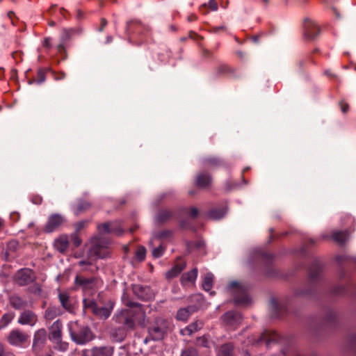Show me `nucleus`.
<instances>
[{"label":"nucleus","mask_w":356,"mask_h":356,"mask_svg":"<svg viewBox=\"0 0 356 356\" xmlns=\"http://www.w3.org/2000/svg\"><path fill=\"white\" fill-rule=\"evenodd\" d=\"M170 323L168 321L159 318H157L149 328V334L152 339L160 340L164 337Z\"/></svg>","instance_id":"nucleus-1"},{"label":"nucleus","mask_w":356,"mask_h":356,"mask_svg":"<svg viewBox=\"0 0 356 356\" xmlns=\"http://www.w3.org/2000/svg\"><path fill=\"white\" fill-rule=\"evenodd\" d=\"M230 289L235 295V302L238 305H247L250 302V298L246 293V288L237 282H232L229 284Z\"/></svg>","instance_id":"nucleus-2"},{"label":"nucleus","mask_w":356,"mask_h":356,"mask_svg":"<svg viewBox=\"0 0 356 356\" xmlns=\"http://www.w3.org/2000/svg\"><path fill=\"white\" fill-rule=\"evenodd\" d=\"M130 306L134 307V311H132V309H129L122 312L120 316L118 317V321L119 322L122 323L127 325L128 327H131L134 325V321H136V317L134 316L133 318H127V316L133 314L134 312H138V314L141 315V316H143V312H142L141 307L136 305L134 306L131 305Z\"/></svg>","instance_id":"nucleus-3"},{"label":"nucleus","mask_w":356,"mask_h":356,"mask_svg":"<svg viewBox=\"0 0 356 356\" xmlns=\"http://www.w3.org/2000/svg\"><path fill=\"white\" fill-rule=\"evenodd\" d=\"M84 308L90 310L93 314L104 318H108L110 316L111 312L106 308H99L93 300L89 298H84L83 300Z\"/></svg>","instance_id":"nucleus-4"},{"label":"nucleus","mask_w":356,"mask_h":356,"mask_svg":"<svg viewBox=\"0 0 356 356\" xmlns=\"http://www.w3.org/2000/svg\"><path fill=\"white\" fill-rule=\"evenodd\" d=\"M71 335L72 339L79 344H84L93 339L92 333L87 327L81 329L79 332H72Z\"/></svg>","instance_id":"nucleus-5"},{"label":"nucleus","mask_w":356,"mask_h":356,"mask_svg":"<svg viewBox=\"0 0 356 356\" xmlns=\"http://www.w3.org/2000/svg\"><path fill=\"white\" fill-rule=\"evenodd\" d=\"M28 339V335L18 330H13L8 337V341L10 344L18 346H22Z\"/></svg>","instance_id":"nucleus-6"},{"label":"nucleus","mask_w":356,"mask_h":356,"mask_svg":"<svg viewBox=\"0 0 356 356\" xmlns=\"http://www.w3.org/2000/svg\"><path fill=\"white\" fill-rule=\"evenodd\" d=\"M75 283L76 285L82 286L83 290L86 295L87 293L90 294V290L93 291H95L98 284V281L95 279L87 280L77 276L75 280Z\"/></svg>","instance_id":"nucleus-7"},{"label":"nucleus","mask_w":356,"mask_h":356,"mask_svg":"<svg viewBox=\"0 0 356 356\" xmlns=\"http://www.w3.org/2000/svg\"><path fill=\"white\" fill-rule=\"evenodd\" d=\"M34 279L33 272L29 268L22 269L15 275V280L19 285H25Z\"/></svg>","instance_id":"nucleus-8"},{"label":"nucleus","mask_w":356,"mask_h":356,"mask_svg":"<svg viewBox=\"0 0 356 356\" xmlns=\"http://www.w3.org/2000/svg\"><path fill=\"white\" fill-rule=\"evenodd\" d=\"M319 33V28L318 25L311 21L307 20L305 24V37L307 40H314Z\"/></svg>","instance_id":"nucleus-9"},{"label":"nucleus","mask_w":356,"mask_h":356,"mask_svg":"<svg viewBox=\"0 0 356 356\" xmlns=\"http://www.w3.org/2000/svg\"><path fill=\"white\" fill-rule=\"evenodd\" d=\"M241 314L234 312H227L223 316V321L234 328L241 323Z\"/></svg>","instance_id":"nucleus-10"},{"label":"nucleus","mask_w":356,"mask_h":356,"mask_svg":"<svg viewBox=\"0 0 356 356\" xmlns=\"http://www.w3.org/2000/svg\"><path fill=\"white\" fill-rule=\"evenodd\" d=\"M64 222L63 218L58 214H54L49 218L46 225V230L49 232H53L61 225Z\"/></svg>","instance_id":"nucleus-11"},{"label":"nucleus","mask_w":356,"mask_h":356,"mask_svg":"<svg viewBox=\"0 0 356 356\" xmlns=\"http://www.w3.org/2000/svg\"><path fill=\"white\" fill-rule=\"evenodd\" d=\"M37 316L30 311L24 312L18 319V323L22 325H33L37 322Z\"/></svg>","instance_id":"nucleus-12"},{"label":"nucleus","mask_w":356,"mask_h":356,"mask_svg":"<svg viewBox=\"0 0 356 356\" xmlns=\"http://www.w3.org/2000/svg\"><path fill=\"white\" fill-rule=\"evenodd\" d=\"M197 276V270L194 268L192 270L184 274L181 279L183 286H191L194 285Z\"/></svg>","instance_id":"nucleus-13"},{"label":"nucleus","mask_w":356,"mask_h":356,"mask_svg":"<svg viewBox=\"0 0 356 356\" xmlns=\"http://www.w3.org/2000/svg\"><path fill=\"white\" fill-rule=\"evenodd\" d=\"M59 299L62 306L69 312H72L74 305V301L70 297L67 292L60 293Z\"/></svg>","instance_id":"nucleus-14"},{"label":"nucleus","mask_w":356,"mask_h":356,"mask_svg":"<svg viewBox=\"0 0 356 356\" xmlns=\"http://www.w3.org/2000/svg\"><path fill=\"white\" fill-rule=\"evenodd\" d=\"M100 231L106 233H115V234H120L122 229L118 227L117 222H106L98 227Z\"/></svg>","instance_id":"nucleus-15"},{"label":"nucleus","mask_w":356,"mask_h":356,"mask_svg":"<svg viewBox=\"0 0 356 356\" xmlns=\"http://www.w3.org/2000/svg\"><path fill=\"white\" fill-rule=\"evenodd\" d=\"M62 324L60 321H55L50 329L49 339L58 341L61 336Z\"/></svg>","instance_id":"nucleus-16"},{"label":"nucleus","mask_w":356,"mask_h":356,"mask_svg":"<svg viewBox=\"0 0 356 356\" xmlns=\"http://www.w3.org/2000/svg\"><path fill=\"white\" fill-rule=\"evenodd\" d=\"M69 241L66 235L60 236L54 242V246L60 252H65L68 248Z\"/></svg>","instance_id":"nucleus-17"},{"label":"nucleus","mask_w":356,"mask_h":356,"mask_svg":"<svg viewBox=\"0 0 356 356\" xmlns=\"http://www.w3.org/2000/svg\"><path fill=\"white\" fill-rule=\"evenodd\" d=\"M93 356H112L113 348L111 347H96L92 350Z\"/></svg>","instance_id":"nucleus-18"},{"label":"nucleus","mask_w":356,"mask_h":356,"mask_svg":"<svg viewBox=\"0 0 356 356\" xmlns=\"http://www.w3.org/2000/svg\"><path fill=\"white\" fill-rule=\"evenodd\" d=\"M211 182L210 176L207 174H200L196 178V184L197 186L204 188L208 186Z\"/></svg>","instance_id":"nucleus-19"},{"label":"nucleus","mask_w":356,"mask_h":356,"mask_svg":"<svg viewBox=\"0 0 356 356\" xmlns=\"http://www.w3.org/2000/svg\"><path fill=\"white\" fill-rule=\"evenodd\" d=\"M185 266L186 265L183 262L175 264L172 269L166 273V277L170 279L177 276L184 269Z\"/></svg>","instance_id":"nucleus-20"},{"label":"nucleus","mask_w":356,"mask_h":356,"mask_svg":"<svg viewBox=\"0 0 356 356\" xmlns=\"http://www.w3.org/2000/svg\"><path fill=\"white\" fill-rule=\"evenodd\" d=\"M202 327V323L200 321H196L194 323L189 325L186 328L181 330L183 335H191L193 332L197 331Z\"/></svg>","instance_id":"nucleus-21"},{"label":"nucleus","mask_w":356,"mask_h":356,"mask_svg":"<svg viewBox=\"0 0 356 356\" xmlns=\"http://www.w3.org/2000/svg\"><path fill=\"white\" fill-rule=\"evenodd\" d=\"M47 333L45 330L40 329L38 330L34 336L33 346L42 343L46 340Z\"/></svg>","instance_id":"nucleus-22"},{"label":"nucleus","mask_w":356,"mask_h":356,"mask_svg":"<svg viewBox=\"0 0 356 356\" xmlns=\"http://www.w3.org/2000/svg\"><path fill=\"white\" fill-rule=\"evenodd\" d=\"M213 275L211 273H207L203 280L202 287L205 291H210L213 286Z\"/></svg>","instance_id":"nucleus-23"},{"label":"nucleus","mask_w":356,"mask_h":356,"mask_svg":"<svg viewBox=\"0 0 356 356\" xmlns=\"http://www.w3.org/2000/svg\"><path fill=\"white\" fill-rule=\"evenodd\" d=\"M218 354V356H233V346L230 343L222 346Z\"/></svg>","instance_id":"nucleus-24"},{"label":"nucleus","mask_w":356,"mask_h":356,"mask_svg":"<svg viewBox=\"0 0 356 356\" xmlns=\"http://www.w3.org/2000/svg\"><path fill=\"white\" fill-rule=\"evenodd\" d=\"M261 339L266 341L267 343L275 341L277 339V334L273 331H266L261 335Z\"/></svg>","instance_id":"nucleus-25"},{"label":"nucleus","mask_w":356,"mask_h":356,"mask_svg":"<svg viewBox=\"0 0 356 356\" xmlns=\"http://www.w3.org/2000/svg\"><path fill=\"white\" fill-rule=\"evenodd\" d=\"M207 7H209L210 10L216 11L218 10V3L216 1V0H210L208 3V4H204L200 7V11L202 13H207L208 10L206 9Z\"/></svg>","instance_id":"nucleus-26"},{"label":"nucleus","mask_w":356,"mask_h":356,"mask_svg":"<svg viewBox=\"0 0 356 356\" xmlns=\"http://www.w3.org/2000/svg\"><path fill=\"white\" fill-rule=\"evenodd\" d=\"M191 307L181 309L178 311L177 318L181 321H186L191 313Z\"/></svg>","instance_id":"nucleus-27"},{"label":"nucleus","mask_w":356,"mask_h":356,"mask_svg":"<svg viewBox=\"0 0 356 356\" xmlns=\"http://www.w3.org/2000/svg\"><path fill=\"white\" fill-rule=\"evenodd\" d=\"M91 253L97 255L99 258H104L108 254L106 250L97 245L91 250Z\"/></svg>","instance_id":"nucleus-28"},{"label":"nucleus","mask_w":356,"mask_h":356,"mask_svg":"<svg viewBox=\"0 0 356 356\" xmlns=\"http://www.w3.org/2000/svg\"><path fill=\"white\" fill-rule=\"evenodd\" d=\"M348 236L347 232H336L333 234L332 237L338 243L345 242Z\"/></svg>","instance_id":"nucleus-29"},{"label":"nucleus","mask_w":356,"mask_h":356,"mask_svg":"<svg viewBox=\"0 0 356 356\" xmlns=\"http://www.w3.org/2000/svg\"><path fill=\"white\" fill-rule=\"evenodd\" d=\"M10 304L16 309H20L25 305L24 302L21 298L17 296H13L10 299Z\"/></svg>","instance_id":"nucleus-30"},{"label":"nucleus","mask_w":356,"mask_h":356,"mask_svg":"<svg viewBox=\"0 0 356 356\" xmlns=\"http://www.w3.org/2000/svg\"><path fill=\"white\" fill-rule=\"evenodd\" d=\"M15 317L13 313L5 314L0 320V328L6 327Z\"/></svg>","instance_id":"nucleus-31"},{"label":"nucleus","mask_w":356,"mask_h":356,"mask_svg":"<svg viewBox=\"0 0 356 356\" xmlns=\"http://www.w3.org/2000/svg\"><path fill=\"white\" fill-rule=\"evenodd\" d=\"M146 250L144 247H139L136 252V257L139 261H143L145 257Z\"/></svg>","instance_id":"nucleus-32"},{"label":"nucleus","mask_w":356,"mask_h":356,"mask_svg":"<svg viewBox=\"0 0 356 356\" xmlns=\"http://www.w3.org/2000/svg\"><path fill=\"white\" fill-rule=\"evenodd\" d=\"M164 251V249L162 245H159L158 248H154L152 252V254L154 257L158 258L160 257Z\"/></svg>","instance_id":"nucleus-33"},{"label":"nucleus","mask_w":356,"mask_h":356,"mask_svg":"<svg viewBox=\"0 0 356 356\" xmlns=\"http://www.w3.org/2000/svg\"><path fill=\"white\" fill-rule=\"evenodd\" d=\"M181 356H197V352L195 349H187L182 352Z\"/></svg>","instance_id":"nucleus-34"},{"label":"nucleus","mask_w":356,"mask_h":356,"mask_svg":"<svg viewBox=\"0 0 356 356\" xmlns=\"http://www.w3.org/2000/svg\"><path fill=\"white\" fill-rule=\"evenodd\" d=\"M219 162V160L214 157H211L206 160L207 165L209 166L217 165Z\"/></svg>","instance_id":"nucleus-35"},{"label":"nucleus","mask_w":356,"mask_h":356,"mask_svg":"<svg viewBox=\"0 0 356 356\" xmlns=\"http://www.w3.org/2000/svg\"><path fill=\"white\" fill-rule=\"evenodd\" d=\"M56 312L51 309H48L45 312V317L47 319H52L56 316Z\"/></svg>","instance_id":"nucleus-36"},{"label":"nucleus","mask_w":356,"mask_h":356,"mask_svg":"<svg viewBox=\"0 0 356 356\" xmlns=\"http://www.w3.org/2000/svg\"><path fill=\"white\" fill-rule=\"evenodd\" d=\"M72 240L75 246H79L81 243V240L79 238V237L76 235L72 236Z\"/></svg>","instance_id":"nucleus-37"},{"label":"nucleus","mask_w":356,"mask_h":356,"mask_svg":"<svg viewBox=\"0 0 356 356\" xmlns=\"http://www.w3.org/2000/svg\"><path fill=\"white\" fill-rule=\"evenodd\" d=\"M208 342L209 341H208L207 338H206L204 337H201V338L198 339V340H197V343L202 346H207Z\"/></svg>","instance_id":"nucleus-38"},{"label":"nucleus","mask_w":356,"mask_h":356,"mask_svg":"<svg viewBox=\"0 0 356 356\" xmlns=\"http://www.w3.org/2000/svg\"><path fill=\"white\" fill-rule=\"evenodd\" d=\"M43 46L45 47L47 49H49L51 47V39L50 38H45L44 42H43Z\"/></svg>","instance_id":"nucleus-39"},{"label":"nucleus","mask_w":356,"mask_h":356,"mask_svg":"<svg viewBox=\"0 0 356 356\" xmlns=\"http://www.w3.org/2000/svg\"><path fill=\"white\" fill-rule=\"evenodd\" d=\"M348 105L345 103V102H341V111L343 112V113H346L348 110Z\"/></svg>","instance_id":"nucleus-40"},{"label":"nucleus","mask_w":356,"mask_h":356,"mask_svg":"<svg viewBox=\"0 0 356 356\" xmlns=\"http://www.w3.org/2000/svg\"><path fill=\"white\" fill-rule=\"evenodd\" d=\"M189 212H190V215H191L192 217H195V216L197 215V213H198V211H197V209H195V208H191V209H190V211H189Z\"/></svg>","instance_id":"nucleus-41"},{"label":"nucleus","mask_w":356,"mask_h":356,"mask_svg":"<svg viewBox=\"0 0 356 356\" xmlns=\"http://www.w3.org/2000/svg\"><path fill=\"white\" fill-rule=\"evenodd\" d=\"M74 31L72 29H69V30H67V29H64L63 30V33L65 34L66 36H70L72 33H73Z\"/></svg>","instance_id":"nucleus-42"},{"label":"nucleus","mask_w":356,"mask_h":356,"mask_svg":"<svg viewBox=\"0 0 356 356\" xmlns=\"http://www.w3.org/2000/svg\"><path fill=\"white\" fill-rule=\"evenodd\" d=\"M106 21L104 19H102L101 20V27L99 29V31H102L103 30V29L106 26Z\"/></svg>","instance_id":"nucleus-43"},{"label":"nucleus","mask_w":356,"mask_h":356,"mask_svg":"<svg viewBox=\"0 0 356 356\" xmlns=\"http://www.w3.org/2000/svg\"><path fill=\"white\" fill-rule=\"evenodd\" d=\"M188 19L190 22L195 21L196 19V16L195 15H191L188 16Z\"/></svg>","instance_id":"nucleus-44"},{"label":"nucleus","mask_w":356,"mask_h":356,"mask_svg":"<svg viewBox=\"0 0 356 356\" xmlns=\"http://www.w3.org/2000/svg\"><path fill=\"white\" fill-rule=\"evenodd\" d=\"M41 202H42V200L40 197H38L35 199V200H33V202L35 204H40V203H41Z\"/></svg>","instance_id":"nucleus-45"},{"label":"nucleus","mask_w":356,"mask_h":356,"mask_svg":"<svg viewBox=\"0 0 356 356\" xmlns=\"http://www.w3.org/2000/svg\"><path fill=\"white\" fill-rule=\"evenodd\" d=\"M67 343H63L61 345V349L63 350H65L67 349Z\"/></svg>","instance_id":"nucleus-46"},{"label":"nucleus","mask_w":356,"mask_h":356,"mask_svg":"<svg viewBox=\"0 0 356 356\" xmlns=\"http://www.w3.org/2000/svg\"><path fill=\"white\" fill-rule=\"evenodd\" d=\"M55 8H56V6H52L51 8H50V9L49 10V11H48V12H49L50 14H52V13H53V10H54Z\"/></svg>","instance_id":"nucleus-47"},{"label":"nucleus","mask_w":356,"mask_h":356,"mask_svg":"<svg viewBox=\"0 0 356 356\" xmlns=\"http://www.w3.org/2000/svg\"><path fill=\"white\" fill-rule=\"evenodd\" d=\"M59 11L61 15H64V13L65 12V10L63 8H60L59 9Z\"/></svg>","instance_id":"nucleus-48"},{"label":"nucleus","mask_w":356,"mask_h":356,"mask_svg":"<svg viewBox=\"0 0 356 356\" xmlns=\"http://www.w3.org/2000/svg\"><path fill=\"white\" fill-rule=\"evenodd\" d=\"M3 353V346L0 344V356H1V354Z\"/></svg>","instance_id":"nucleus-49"},{"label":"nucleus","mask_w":356,"mask_h":356,"mask_svg":"<svg viewBox=\"0 0 356 356\" xmlns=\"http://www.w3.org/2000/svg\"><path fill=\"white\" fill-rule=\"evenodd\" d=\"M15 245V243L12 242V243H10L9 246H11V245L14 246Z\"/></svg>","instance_id":"nucleus-50"},{"label":"nucleus","mask_w":356,"mask_h":356,"mask_svg":"<svg viewBox=\"0 0 356 356\" xmlns=\"http://www.w3.org/2000/svg\"><path fill=\"white\" fill-rule=\"evenodd\" d=\"M86 264V262H85V261H80V262H79L80 266H82V265H83V264Z\"/></svg>","instance_id":"nucleus-51"},{"label":"nucleus","mask_w":356,"mask_h":356,"mask_svg":"<svg viewBox=\"0 0 356 356\" xmlns=\"http://www.w3.org/2000/svg\"><path fill=\"white\" fill-rule=\"evenodd\" d=\"M83 222H79V226L81 228L83 226Z\"/></svg>","instance_id":"nucleus-52"},{"label":"nucleus","mask_w":356,"mask_h":356,"mask_svg":"<svg viewBox=\"0 0 356 356\" xmlns=\"http://www.w3.org/2000/svg\"><path fill=\"white\" fill-rule=\"evenodd\" d=\"M264 1L265 3H267V1H267V0H264Z\"/></svg>","instance_id":"nucleus-53"}]
</instances>
